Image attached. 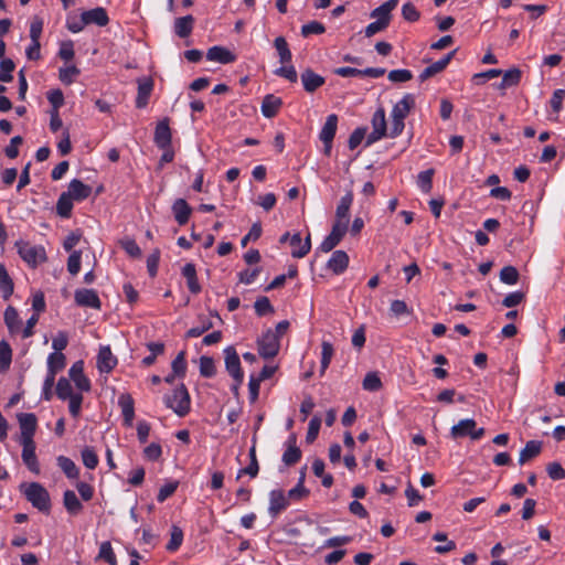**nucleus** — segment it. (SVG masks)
Segmentation results:
<instances>
[{
  "label": "nucleus",
  "mask_w": 565,
  "mask_h": 565,
  "mask_svg": "<svg viewBox=\"0 0 565 565\" xmlns=\"http://www.w3.org/2000/svg\"><path fill=\"white\" fill-rule=\"evenodd\" d=\"M415 106V97L413 94H405L403 98L397 102L391 111V127L388 130L390 138L398 137L405 128V118L411 109Z\"/></svg>",
  "instance_id": "nucleus-1"
},
{
  "label": "nucleus",
  "mask_w": 565,
  "mask_h": 565,
  "mask_svg": "<svg viewBox=\"0 0 565 565\" xmlns=\"http://www.w3.org/2000/svg\"><path fill=\"white\" fill-rule=\"evenodd\" d=\"M164 405L171 408L179 417H184L191 408V398L184 384L175 387L171 394L163 398Z\"/></svg>",
  "instance_id": "nucleus-2"
},
{
  "label": "nucleus",
  "mask_w": 565,
  "mask_h": 565,
  "mask_svg": "<svg viewBox=\"0 0 565 565\" xmlns=\"http://www.w3.org/2000/svg\"><path fill=\"white\" fill-rule=\"evenodd\" d=\"M25 499L39 511L49 514L51 510V498L49 491L39 482H31L23 486Z\"/></svg>",
  "instance_id": "nucleus-3"
},
{
  "label": "nucleus",
  "mask_w": 565,
  "mask_h": 565,
  "mask_svg": "<svg viewBox=\"0 0 565 565\" xmlns=\"http://www.w3.org/2000/svg\"><path fill=\"white\" fill-rule=\"evenodd\" d=\"M15 246L20 257L32 267H35L46 259L45 249L42 246L33 245L24 241L17 242Z\"/></svg>",
  "instance_id": "nucleus-4"
},
{
  "label": "nucleus",
  "mask_w": 565,
  "mask_h": 565,
  "mask_svg": "<svg viewBox=\"0 0 565 565\" xmlns=\"http://www.w3.org/2000/svg\"><path fill=\"white\" fill-rule=\"evenodd\" d=\"M258 353L263 359L275 358L280 349V341L271 329L266 330L257 340Z\"/></svg>",
  "instance_id": "nucleus-5"
},
{
  "label": "nucleus",
  "mask_w": 565,
  "mask_h": 565,
  "mask_svg": "<svg viewBox=\"0 0 565 565\" xmlns=\"http://www.w3.org/2000/svg\"><path fill=\"white\" fill-rule=\"evenodd\" d=\"M450 435L454 439L469 436L471 439L478 440L484 435V429L477 428L475 419L466 418L451 427Z\"/></svg>",
  "instance_id": "nucleus-6"
},
{
  "label": "nucleus",
  "mask_w": 565,
  "mask_h": 565,
  "mask_svg": "<svg viewBox=\"0 0 565 565\" xmlns=\"http://www.w3.org/2000/svg\"><path fill=\"white\" fill-rule=\"evenodd\" d=\"M372 132L366 137L365 146L369 147L374 142L381 140L383 137L388 136L387 125L385 118V110L379 108L372 117Z\"/></svg>",
  "instance_id": "nucleus-7"
},
{
  "label": "nucleus",
  "mask_w": 565,
  "mask_h": 565,
  "mask_svg": "<svg viewBox=\"0 0 565 565\" xmlns=\"http://www.w3.org/2000/svg\"><path fill=\"white\" fill-rule=\"evenodd\" d=\"M348 231V222L335 221L328 236L321 242L319 249L323 253L331 252L343 238Z\"/></svg>",
  "instance_id": "nucleus-8"
},
{
  "label": "nucleus",
  "mask_w": 565,
  "mask_h": 565,
  "mask_svg": "<svg viewBox=\"0 0 565 565\" xmlns=\"http://www.w3.org/2000/svg\"><path fill=\"white\" fill-rule=\"evenodd\" d=\"M225 367L231 374L237 385H241L244 380V372L241 367L239 356L234 347H227L224 349Z\"/></svg>",
  "instance_id": "nucleus-9"
},
{
  "label": "nucleus",
  "mask_w": 565,
  "mask_h": 565,
  "mask_svg": "<svg viewBox=\"0 0 565 565\" xmlns=\"http://www.w3.org/2000/svg\"><path fill=\"white\" fill-rule=\"evenodd\" d=\"M18 422L21 430V441H34L33 437L38 426L36 416L33 413L18 414Z\"/></svg>",
  "instance_id": "nucleus-10"
},
{
  "label": "nucleus",
  "mask_w": 565,
  "mask_h": 565,
  "mask_svg": "<svg viewBox=\"0 0 565 565\" xmlns=\"http://www.w3.org/2000/svg\"><path fill=\"white\" fill-rule=\"evenodd\" d=\"M75 303L79 307L99 310L102 301L94 289L81 288L74 292Z\"/></svg>",
  "instance_id": "nucleus-11"
},
{
  "label": "nucleus",
  "mask_w": 565,
  "mask_h": 565,
  "mask_svg": "<svg viewBox=\"0 0 565 565\" xmlns=\"http://www.w3.org/2000/svg\"><path fill=\"white\" fill-rule=\"evenodd\" d=\"M70 381H73L76 388L79 392H89L90 391V381L84 374V362L82 360L76 361L72 364L68 370Z\"/></svg>",
  "instance_id": "nucleus-12"
},
{
  "label": "nucleus",
  "mask_w": 565,
  "mask_h": 565,
  "mask_svg": "<svg viewBox=\"0 0 565 565\" xmlns=\"http://www.w3.org/2000/svg\"><path fill=\"white\" fill-rule=\"evenodd\" d=\"M290 504L287 494L280 489H274L269 492L268 513L271 518H276L285 511Z\"/></svg>",
  "instance_id": "nucleus-13"
},
{
  "label": "nucleus",
  "mask_w": 565,
  "mask_h": 565,
  "mask_svg": "<svg viewBox=\"0 0 565 565\" xmlns=\"http://www.w3.org/2000/svg\"><path fill=\"white\" fill-rule=\"evenodd\" d=\"M22 446V461L26 466V468L35 473H40V465L38 461V457L35 455V443L34 441H21Z\"/></svg>",
  "instance_id": "nucleus-14"
},
{
  "label": "nucleus",
  "mask_w": 565,
  "mask_h": 565,
  "mask_svg": "<svg viewBox=\"0 0 565 565\" xmlns=\"http://www.w3.org/2000/svg\"><path fill=\"white\" fill-rule=\"evenodd\" d=\"M337 127L338 116L335 114L329 115L319 135V138L323 142L327 152L331 150L332 141L337 132Z\"/></svg>",
  "instance_id": "nucleus-15"
},
{
  "label": "nucleus",
  "mask_w": 565,
  "mask_h": 565,
  "mask_svg": "<svg viewBox=\"0 0 565 565\" xmlns=\"http://www.w3.org/2000/svg\"><path fill=\"white\" fill-rule=\"evenodd\" d=\"M290 246L292 247L291 256L295 258L305 257L311 249V237L310 233L302 241L299 233H295L290 237Z\"/></svg>",
  "instance_id": "nucleus-16"
},
{
  "label": "nucleus",
  "mask_w": 565,
  "mask_h": 565,
  "mask_svg": "<svg viewBox=\"0 0 565 565\" xmlns=\"http://www.w3.org/2000/svg\"><path fill=\"white\" fill-rule=\"evenodd\" d=\"M455 53H456V51L449 52L447 55H445L439 61L434 62L433 64H430L429 66L424 68L418 76L419 81L425 82L428 78H430L431 76L443 72L448 66L450 61L452 60Z\"/></svg>",
  "instance_id": "nucleus-17"
},
{
  "label": "nucleus",
  "mask_w": 565,
  "mask_h": 565,
  "mask_svg": "<svg viewBox=\"0 0 565 565\" xmlns=\"http://www.w3.org/2000/svg\"><path fill=\"white\" fill-rule=\"evenodd\" d=\"M206 58L211 62L230 64L236 61V55L224 46L215 45L207 50Z\"/></svg>",
  "instance_id": "nucleus-18"
},
{
  "label": "nucleus",
  "mask_w": 565,
  "mask_h": 565,
  "mask_svg": "<svg viewBox=\"0 0 565 565\" xmlns=\"http://www.w3.org/2000/svg\"><path fill=\"white\" fill-rule=\"evenodd\" d=\"M117 365V358L108 345L100 347L97 358V367L103 373H109Z\"/></svg>",
  "instance_id": "nucleus-19"
},
{
  "label": "nucleus",
  "mask_w": 565,
  "mask_h": 565,
  "mask_svg": "<svg viewBox=\"0 0 565 565\" xmlns=\"http://www.w3.org/2000/svg\"><path fill=\"white\" fill-rule=\"evenodd\" d=\"M300 78H301L303 89L307 93L316 92L319 87H321L326 83L324 77L315 73L311 68H306L301 73Z\"/></svg>",
  "instance_id": "nucleus-20"
},
{
  "label": "nucleus",
  "mask_w": 565,
  "mask_h": 565,
  "mask_svg": "<svg viewBox=\"0 0 565 565\" xmlns=\"http://www.w3.org/2000/svg\"><path fill=\"white\" fill-rule=\"evenodd\" d=\"M118 405L121 409L124 424L131 426L135 417V402L130 394L124 393L118 397Z\"/></svg>",
  "instance_id": "nucleus-21"
},
{
  "label": "nucleus",
  "mask_w": 565,
  "mask_h": 565,
  "mask_svg": "<svg viewBox=\"0 0 565 565\" xmlns=\"http://www.w3.org/2000/svg\"><path fill=\"white\" fill-rule=\"evenodd\" d=\"M66 193L70 194L74 201L81 202L90 195L92 188L78 179H73L68 184Z\"/></svg>",
  "instance_id": "nucleus-22"
},
{
  "label": "nucleus",
  "mask_w": 565,
  "mask_h": 565,
  "mask_svg": "<svg viewBox=\"0 0 565 565\" xmlns=\"http://www.w3.org/2000/svg\"><path fill=\"white\" fill-rule=\"evenodd\" d=\"M171 209L174 220L179 225L182 226L189 222L192 209L184 199H177Z\"/></svg>",
  "instance_id": "nucleus-23"
},
{
  "label": "nucleus",
  "mask_w": 565,
  "mask_h": 565,
  "mask_svg": "<svg viewBox=\"0 0 565 565\" xmlns=\"http://www.w3.org/2000/svg\"><path fill=\"white\" fill-rule=\"evenodd\" d=\"M349 266V256L344 250H335L328 260L327 267L335 275L342 274Z\"/></svg>",
  "instance_id": "nucleus-24"
},
{
  "label": "nucleus",
  "mask_w": 565,
  "mask_h": 565,
  "mask_svg": "<svg viewBox=\"0 0 565 565\" xmlns=\"http://www.w3.org/2000/svg\"><path fill=\"white\" fill-rule=\"evenodd\" d=\"M83 17H84V20H85L84 22L86 23V25L96 24L98 26H105L109 22L107 11L102 7H97L95 9L84 11Z\"/></svg>",
  "instance_id": "nucleus-25"
},
{
  "label": "nucleus",
  "mask_w": 565,
  "mask_h": 565,
  "mask_svg": "<svg viewBox=\"0 0 565 565\" xmlns=\"http://www.w3.org/2000/svg\"><path fill=\"white\" fill-rule=\"evenodd\" d=\"M282 105V100L280 97H277L273 94H268L264 97L262 102V114L266 118H273L277 115L280 107Z\"/></svg>",
  "instance_id": "nucleus-26"
},
{
  "label": "nucleus",
  "mask_w": 565,
  "mask_h": 565,
  "mask_svg": "<svg viewBox=\"0 0 565 565\" xmlns=\"http://www.w3.org/2000/svg\"><path fill=\"white\" fill-rule=\"evenodd\" d=\"M171 130L168 120L164 119L158 122L154 130V143L159 148H167L171 146Z\"/></svg>",
  "instance_id": "nucleus-27"
},
{
  "label": "nucleus",
  "mask_w": 565,
  "mask_h": 565,
  "mask_svg": "<svg viewBox=\"0 0 565 565\" xmlns=\"http://www.w3.org/2000/svg\"><path fill=\"white\" fill-rule=\"evenodd\" d=\"M152 89L153 82L151 78H142L138 81V94L136 98L137 108H143L147 106Z\"/></svg>",
  "instance_id": "nucleus-28"
},
{
  "label": "nucleus",
  "mask_w": 565,
  "mask_h": 565,
  "mask_svg": "<svg viewBox=\"0 0 565 565\" xmlns=\"http://www.w3.org/2000/svg\"><path fill=\"white\" fill-rule=\"evenodd\" d=\"M397 4L398 0H388L375 8L370 15L379 21H385V24L390 25L391 12L397 7Z\"/></svg>",
  "instance_id": "nucleus-29"
},
{
  "label": "nucleus",
  "mask_w": 565,
  "mask_h": 565,
  "mask_svg": "<svg viewBox=\"0 0 565 565\" xmlns=\"http://www.w3.org/2000/svg\"><path fill=\"white\" fill-rule=\"evenodd\" d=\"M182 275L186 279V286L189 290L194 295L199 294L201 291V286L196 277L195 265L192 263H186L182 267Z\"/></svg>",
  "instance_id": "nucleus-30"
},
{
  "label": "nucleus",
  "mask_w": 565,
  "mask_h": 565,
  "mask_svg": "<svg viewBox=\"0 0 565 565\" xmlns=\"http://www.w3.org/2000/svg\"><path fill=\"white\" fill-rule=\"evenodd\" d=\"M4 323L11 334L19 333L21 331V320L18 313V310L9 306L3 315Z\"/></svg>",
  "instance_id": "nucleus-31"
},
{
  "label": "nucleus",
  "mask_w": 565,
  "mask_h": 565,
  "mask_svg": "<svg viewBox=\"0 0 565 565\" xmlns=\"http://www.w3.org/2000/svg\"><path fill=\"white\" fill-rule=\"evenodd\" d=\"M63 504L71 515H77L83 510V504L77 498L76 493L72 490H66L63 493Z\"/></svg>",
  "instance_id": "nucleus-32"
},
{
  "label": "nucleus",
  "mask_w": 565,
  "mask_h": 565,
  "mask_svg": "<svg viewBox=\"0 0 565 565\" xmlns=\"http://www.w3.org/2000/svg\"><path fill=\"white\" fill-rule=\"evenodd\" d=\"M353 203V193L352 191H348L340 200L335 215L337 221L348 222L349 223V211Z\"/></svg>",
  "instance_id": "nucleus-33"
},
{
  "label": "nucleus",
  "mask_w": 565,
  "mask_h": 565,
  "mask_svg": "<svg viewBox=\"0 0 565 565\" xmlns=\"http://www.w3.org/2000/svg\"><path fill=\"white\" fill-rule=\"evenodd\" d=\"M56 462L60 469L68 479L78 478L79 469L71 458L61 455L56 458Z\"/></svg>",
  "instance_id": "nucleus-34"
},
{
  "label": "nucleus",
  "mask_w": 565,
  "mask_h": 565,
  "mask_svg": "<svg viewBox=\"0 0 565 565\" xmlns=\"http://www.w3.org/2000/svg\"><path fill=\"white\" fill-rule=\"evenodd\" d=\"M194 18L192 15H185L178 18L174 22V32L179 38H186L193 30Z\"/></svg>",
  "instance_id": "nucleus-35"
},
{
  "label": "nucleus",
  "mask_w": 565,
  "mask_h": 565,
  "mask_svg": "<svg viewBox=\"0 0 565 565\" xmlns=\"http://www.w3.org/2000/svg\"><path fill=\"white\" fill-rule=\"evenodd\" d=\"M66 365V358L63 353H51L47 356V372L46 374L56 376Z\"/></svg>",
  "instance_id": "nucleus-36"
},
{
  "label": "nucleus",
  "mask_w": 565,
  "mask_h": 565,
  "mask_svg": "<svg viewBox=\"0 0 565 565\" xmlns=\"http://www.w3.org/2000/svg\"><path fill=\"white\" fill-rule=\"evenodd\" d=\"M542 450V443L539 440H530L525 444V447L520 452L519 462L520 465L525 463L527 460L540 455Z\"/></svg>",
  "instance_id": "nucleus-37"
},
{
  "label": "nucleus",
  "mask_w": 565,
  "mask_h": 565,
  "mask_svg": "<svg viewBox=\"0 0 565 565\" xmlns=\"http://www.w3.org/2000/svg\"><path fill=\"white\" fill-rule=\"evenodd\" d=\"M14 285L3 264H0V291L4 300L13 294Z\"/></svg>",
  "instance_id": "nucleus-38"
},
{
  "label": "nucleus",
  "mask_w": 565,
  "mask_h": 565,
  "mask_svg": "<svg viewBox=\"0 0 565 565\" xmlns=\"http://www.w3.org/2000/svg\"><path fill=\"white\" fill-rule=\"evenodd\" d=\"M274 46L278 53L279 62L281 64H288L291 62L292 54L284 36L276 38L274 41Z\"/></svg>",
  "instance_id": "nucleus-39"
},
{
  "label": "nucleus",
  "mask_w": 565,
  "mask_h": 565,
  "mask_svg": "<svg viewBox=\"0 0 565 565\" xmlns=\"http://www.w3.org/2000/svg\"><path fill=\"white\" fill-rule=\"evenodd\" d=\"M73 199L66 192H63L56 203V213L61 217H70L73 210Z\"/></svg>",
  "instance_id": "nucleus-40"
},
{
  "label": "nucleus",
  "mask_w": 565,
  "mask_h": 565,
  "mask_svg": "<svg viewBox=\"0 0 565 565\" xmlns=\"http://www.w3.org/2000/svg\"><path fill=\"white\" fill-rule=\"evenodd\" d=\"M334 354L332 343L329 341H322L321 343V361H320V375H323L329 367L331 360Z\"/></svg>",
  "instance_id": "nucleus-41"
},
{
  "label": "nucleus",
  "mask_w": 565,
  "mask_h": 565,
  "mask_svg": "<svg viewBox=\"0 0 565 565\" xmlns=\"http://www.w3.org/2000/svg\"><path fill=\"white\" fill-rule=\"evenodd\" d=\"M56 395L60 399L66 401L67 397L75 395L71 381L64 376L60 377L55 388Z\"/></svg>",
  "instance_id": "nucleus-42"
},
{
  "label": "nucleus",
  "mask_w": 565,
  "mask_h": 565,
  "mask_svg": "<svg viewBox=\"0 0 565 565\" xmlns=\"http://www.w3.org/2000/svg\"><path fill=\"white\" fill-rule=\"evenodd\" d=\"M183 542V531L181 527L177 525H172L170 533V541L168 542L166 548L168 552H175L180 548Z\"/></svg>",
  "instance_id": "nucleus-43"
},
{
  "label": "nucleus",
  "mask_w": 565,
  "mask_h": 565,
  "mask_svg": "<svg viewBox=\"0 0 565 565\" xmlns=\"http://www.w3.org/2000/svg\"><path fill=\"white\" fill-rule=\"evenodd\" d=\"M81 456H82L83 465L87 469L93 470L98 466L99 459H98V456H97L96 451L94 450V448L88 447V446L84 447L81 451Z\"/></svg>",
  "instance_id": "nucleus-44"
},
{
  "label": "nucleus",
  "mask_w": 565,
  "mask_h": 565,
  "mask_svg": "<svg viewBox=\"0 0 565 565\" xmlns=\"http://www.w3.org/2000/svg\"><path fill=\"white\" fill-rule=\"evenodd\" d=\"M12 361V349L10 344L2 340L0 341V371H7Z\"/></svg>",
  "instance_id": "nucleus-45"
},
{
  "label": "nucleus",
  "mask_w": 565,
  "mask_h": 565,
  "mask_svg": "<svg viewBox=\"0 0 565 565\" xmlns=\"http://www.w3.org/2000/svg\"><path fill=\"white\" fill-rule=\"evenodd\" d=\"M98 559H104L109 565H117V558L109 541H105L99 546Z\"/></svg>",
  "instance_id": "nucleus-46"
},
{
  "label": "nucleus",
  "mask_w": 565,
  "mask_h": 565,
  "mask_svg": "<svg viewBox=\"0 0 565 565\" xmlns=\"http://www.w3.org/2000/svg\"><path fill=\"white\" fill-rule=\"evenodd\" d=\"M433 175H434L433 169H428V170H425V171H422L418 173L417 185L424 193L430 192L431 186H433Z\"/></svg>",
  "instance_id": "nucleus-47"
},
{
  "label": "nucleus",
  "mask_w": 565,
  "mask_h": 565,
  "mask_svg": "<svg viewBox=\"0 0 565 565\" xmlns=\"http://www.w3.org/2000/svg\"><path fill=\"white\" fill-rule=\"evenodd\" d=\"M15 64L11 58H2L0 62V82L10 83L13 79L12 72Z\"/></svg>",
  "instance_id": "nucleus-48"
},
{
  "label": "nucleus",
  "mask_w": 565,
  "mask_h": 565,
  "mask_svg": "<svg viewBox=\"0 0 565 565\" xmlns=\"http://www.w3.org/2000/svg\"><path fill=\"white\" fill-rule=\"evenodd\" d=\"M200 374L207 379L216 374L214 360L211 356L203 355L200 358Z\"/></svg>",
  "instance_id": "nucleus-49"
},
{
  "label": "nucleus",
  "mask_w": 565,
  "mask_h": 565,
  "mask_svg": "<svg viewBox=\"0 0 565 565\" xmlns=\"http://www.w3.org/2000/svg\"><path fill=\"white\" fill-rule=\"evenodd\" d=\"M79 75V70L75 65L61 67L58 71V78L65 85H71L75 77Z\"/></svg>",
  "instance_id": "nucleus-50"
},
{
  "label": "nucleus",
  "mask_w": 565,
  "mask_h": 565,
  "mask_svg": "<svg viewBox=\"0 0 565 565\" xmlns=\"http://www.w3.org/2000/svg\"><path fill=\"white\" fill-rule=\"evenodd\" d=\"M433 540L436 542L446 541L444 545H437L435 547V552L438 554H445L456 548V543L454 541L447 540V534L444 532H437L433 535Z\"/></svg>",
  "instance_id": "nucleus-51"
},
{
  "label": "nucleus",
  "mask_w": 565,
  "mask_h": 565,
  "mask_svg": "<svg viewBox=\"0 0 565 565\" xmlns=\"http://www.w3.org/2000/svg\"><path fill=\"white\" fill-rule=\"evenodd\" d=\"M519 277V271L514 266H504L500 271V280L507 285H515Z\"/></svg>",
  "instance_id": "nucleus-52"
},
{
  "label": "nucleus",
  "mask_w": 565,
  "mask_h": 565,
  "mask_svg": "<svg viewBox=\"0 0 565 565\" xmlns=\"http://www.w3.org/2000/svg\"><path fill=\"white\" fill-rule=\"evenodd\" d=\"M274 74L279 77L286 78L287 81H289L291 83H296L298 79L297 71H296L295 66L291 65L290 63L282 64L280 67H278L274 71Z\"/></svg>",
  "instance_id": "nucleus-53"
},
{
  "label": "nucleus",
  "mask_w": 565,
  "mask_h": 565,
  "mask_svg": "<svg viewBox=\"0 0 565 565\" xmlns=\"http://www.w3.org/2000/svg\"><path fill=\"white\" fill-rule=\"evenodd\" d=\"M255 312L257 316L263 317L275 312L273 305L269 299L265 296L256 299L254 303Z\"/></svg>",
  "instance_id": "nucleus-54"
},
{
  "label": "nucleus",
  "mask_w": 565,
  "mask_h": 565,
  "mask_svg": "<svg viewBox=\"0 0 565 565\" xmlns=\"http://www.w3.org/2000/svg\"><path fill=\"white\" fill-rule=\"evenodd\" d=\"M362 386L365 391L375 392L382 387V382L375 372H370L365 375Z\"/></svg>",
  "instance_id": "nucleus-55"
},
{
  "label": "nucleus",
  "mask_w": 565,
  "mask_h": 565,
  "mask_svg": "<svg viewBox=\"0 0 565 565\" xmlns=\"http://www.w3.org/2000/svg\"><path fill=\"white\" fill-rule=\"evenodd\" d=\"M172 372L180 377H183L186 372L185 352L181 351L171 363Z\"/></svg>",
  "instance_id": "nucleus-56"
},
{
  "label": "nucleus",
  "mask_w": 565,
  "mask_h": 565,
  "mask_svg": "<svg viewBox=\"0 0 565 565\" xmlns=\"http://www.w3.org/2000/svg\"><path fill=\"white\" fill-rule=\"evenodd\" d=\"M301 459V450L298 447H287L282 454V462L294 466Z\"/></svg>",
  "instance_id": "nucleus-57"
},
{
  "label": "nucleus",
  "mask_w": 565,
  "mask_h": 565,
  "mask_svg": "<svg viewBox=\"0 0 565 565\" xmlns=\"http://www.w3.org/2000/svg\"><path fill=\"white\" fill-rule=\"evenodd\" d=\"M326 32V26L318 21H311L301 26V35L308 38L312 34H322Z\"/></svg>",
  "instance_id": "nucleus-58"
},
{
  "label": "nucleus",
  "mask_w": 565,
  "mask_h": 565,
  "mask_svg": "<svg viewBox=\"0 0 565 565\" xmlns=\"http://www.w3.org/2000/svg\"><path fill=\"white\" fill-rule=\"evenodd\" d=\"M82 252L73 250L67 259V270L71 275L75 276L81 270Z\"/></svg>",
  "instance_id": "nucleus-59"
},
{
  "label": "nucleus",
  "mask_w": 565,
  "mask_h": 565,
  "mask_svg": "<svg viewBox=\"0 0 565 565\" xmlns=\"http://www.w3.org/2000/svg\"><path fill=\"white\" fill-rule=\"evenodd\" d=\"M320 427H321V418L318 416H313L309 422L308 431L306 435V441L308 444H311L317 439Z\"/></svg>",
  "instance_id": "nucleus-60"
},
{
  "label": "nucleus",
  "mask_w": 565,
  "mask_h": 565,
  "mask_svg": "<svg viewBox=\"0 0 565 565\" xmlns=\"http://www.w3.org/2000/svg\"><path fill=\"white\" fill-rule=\"evenodd\" d=\"M501 75H502V79L510 87L519 85V83L521 82V78H522V72L518 67L510 68V70L505 71L504 73L502 72Z\"/></svg>",
  "instance_id": "nucleus-61"
},
{
  "label": "nucleus",
  "mask_w": 565,
  "mask_h": 565,
  "mask_svg": "<svg viewBox=\"0 0 565 565\" xmlns=\"http://www.w3.org/2000/svg\"><path fill=\"white\" fill-rule=\"evenodd\" d=\"M83 392H79L71 397H67L68 399V411H70V414L74 417V418H77L81 414V409H82V404H83V395H82Z\"/></svg>",
  "instance_id": "nucleus-62"
},
{
  "label": "nucleus",
  "mask_w": 565,
  "mask_h": 565,
  "mask_svg": "<svg viewBox=\"0 0 565 565\" xmlns=\"http://www.w3.org/2000/svg\"><path fill=\"white\" fill-rule=\"evenodd\" d=\"M309 493L310 491L305 487V484L298 482L296 487L288 491L287 497L289 501H301L302 499L307 498Z\"/></svg>",
  "instance_id": "nucleus-63"
},
{
  "label": "nucleus",
  "mask_w": 565,
  "mask_h": 565,
  "mask_svg": "<svg viewBox=\"0 0 565 565\" xmlns=\"http://www.w3.org/2000/svg\"><path fill=\"white\" fill-rule=\"evenodd\" d=\"M179 482L178 481H171L166 484H163L157 494L158 502L162 503L164 502L169 497H171L178 489Z\"/></svg>",
  "instance_id": "nucleus-64"
}]
</instances>
